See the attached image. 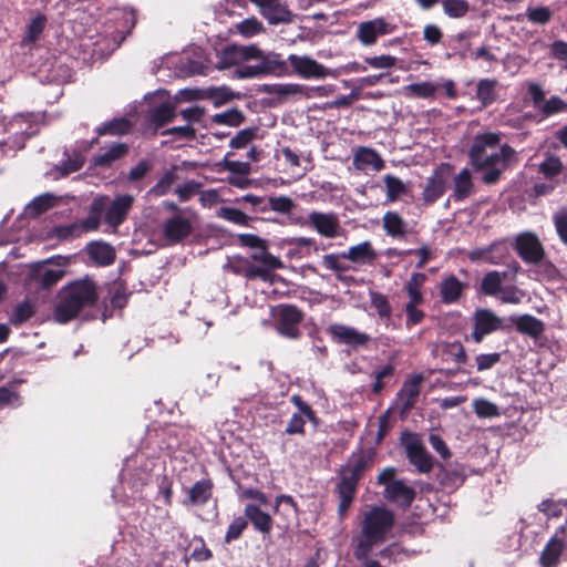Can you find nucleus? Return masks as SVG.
Here are the masks:
<instances>
[{"label":"nucleus","instance_id":"nucleus-1","mask_svg":"<svg viewBox=\"0 0 567 567\" xmlns=\"http://www.w3.org/2000/svg\"><path fill=\"white\" fill-rule=\"evenodd\" d=\"M215 65L219 70L237 66L239 78H255L281 71L285 62L277 54L262 55L256 47L227 45L216 53Z\"/></svg>","mask_w":567,"mask_h":567},{"label":"nucleus","instance_id":"nucleus-2","mask_svg":"<svg viewBox=\"0 0 567 567\" xmlns=\"http://www.w3.org/2000/svg\"><path fill=\"white\" fill-rule=\"evenodd\" d=\"M372 463V456L361 451L352 453L348 463L340 468V481L337 483L336 493L339 499L338 514L341 519L347 516L357 494L358 484Z\"/></svg>","mask_w":567,"mask_h":567},{"label":"nucleus","instance_id":"nucleus-3","mask_svg":"<svg viewBox=\"0 0 567 567\" xmlns=\"http://www.w3.org/2000/svg\"><path fill=\"white\" fill-rule=\"evenodd\" d=\"M97 299L96 287L90 279L75 281L65 287L58 303L54 317L65 323L78 316L85 307L92 306Z\"/></svg>","mask_w":567,"mask_h":567},{"label":"nucleus","instance_id":"nucleus-4","mask_svg":"<svg viewBox=\"0 0 567 567\" xmlns=\"http://www.w3.org/2000/svg\"><path fill=\"white\" fill-rule=\"evenodd\" d=\"M394 525L395 515L393 511L385 506L374 505L363 514L360 524L361 536H369V539H375L382 544L386 540Z\"/></svg>","mask_w":567,"mask_h":567},{"label":"nucleus","instance_id":"nucleus-5","mask_svg":"<svg viewBox=\"0 0 567 567\" xmlns=\"http://www.w3.org/2000/svg\"><path fill=\"white\" fill-rule=\"evenodd\" d=\"M197 223V214L189 208H184L162 223L163 239L171 245L182 243L194 231Z\"/></svg>","mask_w":567,"mask_h":567},{"label":"nucleus","instance_id":"nucleus-6","mask_svg":"<svg viewBox=\"0 0 567 567\" xmlns=\"http://www.w3.org/2000/svg\"><path fill=\"white\" fill-rule=\"evenodd\" d=\"M516 159V151L509 146L508 144H504L501 146L498 152H494L489 155H486L484 158L478 161L480 166H472L474 171H483L482 182L486 185L496 184L504 172L507 168L508 164L512 161Z\"/></svg>","mask_w":567,"mask_h":567},{"label":"nucleus","instance_id":"nucleus-7","mask_svg":"<svg viewBox=\"0 0 567 567\" xmlns=\"http://www.w3.org/2000/svg\"><path fill=\"white\" fill-rule=\"evenodd\" d=\"M401 445L405 450L409 462L419 473H430L433 468V457L426 451L419 434L404 431L401 435Z\"/></svg>","mask_w":567,"mask_h":567},{"label":"nucleus","instance_id":"nucleus-8","mask_svg":"<svg viewBox=\"0 0 567 567\" xmlns=\"http://www.w3.org/2000/svg\"><path fill=\"white\" fill-rule=\"evenodd\" d=\"M514 249L519 258L528 265L538 266L546 257L545 248L538 236L532 231H523L515 238Z\"/></svg>","mask_w":567,"mask_h":567},{"label":"nucleus","instance_id":"nucleus-9","mask_svg":"<svg viewBox=\"0 0 567 567\" xmlns=\"http://www.w3.org/2000/svg\"><path fill=\"white\" fill-rule=\"evenodd\" d=\"M251 259L257 264L245 267L244 276L247 279L259 278L262 281H271L274 278L272 271L282 267V261L265 249L255 251L251 255Z\"/></svg>","mask_w":567,"mask_h":567},{"label":"nucleus","instance_id":"nucleus-10","mask_svg":"<svg viewBox=\"0 0 567 567\" xmlns=\"http://www.w3.org/2000/svg\"><path fill=\"white\" fill-rule=\"evenodd\" d=\"M423 380L424 378L421 373L414 374L406 379L398 391L395 400L400 405L401 417L406 416L415 408L421 394Z\"/></svg>","mask_w":567,"mask_h":567},{"label":"nucleus","instance_id":"nucleus-11","mask_svg":"<svg viewBox=\"0 0 567 567\" xmlns=\"http://www.w3.org/2000/svg\"><path fill=\"white\" fill-rule=\"evenodd\" d=\"M277 322V331L287 338L295 339L299 336L301 312L293 306L282 305L274 310Z\"/></svg>","mask_w":567,"mask_h":567},{"label":"nucleus","instance_id":"nucleus-12","mask_svg":"<svg viewBox=\"0 0 567 567\" xmlns=\"http://www.w3.org/2000/svg\"><path fill=\"white\" fill-rule=\"evenodd\" d=\"M474 324L471 339L481 343L485 336L503 328V319L489 309H477L473 316Z\"/></svg>","mask_w":567,"mask_h":567},{"label":"nucleus","instance_id":"nucleus-13","mask_svg":"<svg viewBox=\"0 0 567 567\" xmlns=\"http://www.w3.org/2000/svg\"><path fill=\"white\" fill-rule=\"evenodd\" d=\"M327 331L337 343L346 344L353 349L367 348L371 341L370 334L346 324H331Z\"/></svg>","mask_w":567,"mask_h":567},{"label":"nucleus","instance_id":"nucleus-14","mask_svg":"<svg viewBox=\"0 0 567 567\" xmlns=\"http://www.w3.org/2000/svg\"><path fill=\"white\" fill-rule=\"evenodd\" d=\"M395 25H391L383 18L361 22L358 27L357 37L364 45H372L377 42L378 37L390 34L394 31Z\"/></svg>","mask_w":567,"mask_h":567},{"label":"nucleus","instance_id":"nucleus-15","mask_svg":"<svg viewBox=\"0 0 567 567\" xmlns=\"http://www.w3.org/2000/svg\"><path fill=\"white\" fill-rule=\"evenodd\" d=\"M259 8L260 13L270 24L288 23L292 13L281 0H249Z\"/></svg>","mask_w":567,"mask_h":567},{"label":"nucleus","instance_id":"nucleus-16","mask_svg":"<svg viewBox=\"0 0 567 567\" xmlns=\"http://www.w3.org/2000/svg\"><path fill=\"white\" fill-rule=\"evenodd\" d=\"M501 142V133L486 132L477 134L468 148L467 155L472 166H480L478 161L486 156L489 148H495Z\"/></svg>","mask_w":567,"mask_h":567},{"label":"nucleus","instance_id":"nucleus-17","mask_svg":"<svg viewBox=\"0 0 567 567\" xmlns=\"http://www.w3.org/2000/svg\"><path fill=\"white\" fill-rule=\"evenodd\" d=\"M115 28L109 32L107 35L112 37L113 48H117L125 37L132 31L136 23L135 13L132 10H115L113 13Z\"/></svg>","mask_w":567,"mask_h":567},{"label":"nucleus","instance_id":"nucleus-18","mask_svg":"<svg viewBox=\"0 0 567 567\" xmlns=\"http://www.w3.org/2000/svg\"><path fill=\"white\" fill-rule=\"evenodd\" d=\"M135 198L130 194H122L114 197L105 213V221L116 228L126 218Z\"/></svg>","mask_w":567,"mask_h":567},{"label":"nucleus","instance_id":"nucleus-19","mask_svg":"<svg viewBox=\"0 0 567 567\" xmlns=\"http://www.w3.org/2000/svg\"><path fill=\"white\" fill-rule=\"evenodd\" d=\"M416 493L414 488L404 484L403 481L392 482L384 488L383 497L396 504L403 509L409 508L415 499Z\"/></svg>","mask_w":567,"mask_h":567},{"label":"nucleus","instance_id":"nucleus-20","mask_svg":"<svg viewBox=\"0 0 567 567\" xmlns=\"http://www.w3.org/2000/svg\"><path fill=\"white\" fill-rule=\"evenodd\" d=\"M467 284L461 281L455 275L445 276L439 286L441 302L444 305L456 303L464 295Z\"/></svg>","mask_w":567,"mask_h":567},{"label":"nucleus","instance_id":"nucleus-21","mask_svg":"<svg viewBox=\"0 0 567 567\" xmlns=\"http://www.w3.org/2000/svg\"><path fill=\"white\" fill-rule=\"evenodd\" d=\"M446 190V178L441 168H437L427 178L422 193L425 205H432L439 200Z\"/></svg>","mask_w":567,"mask_h":567},{"label":"nucleus","instance_id":"nucleus-22","mask_svg":"<svg viewBox=\"0 0 567 567\" xmlns=\"http://www.w3.org/2000/svg\"><path fill=\"white\" fill-rule=\"evenodd\" d=\"M509 255L508 247L504 241H495L486 248H481L471 254V259H481L485 262L498 265Z\"/></svg>","mask_w":567,"mask_h":567},{"label":"nucleus","instance_id":"nucleus-23","mask_svg":"<svg viewBox=\"0 0 567 567\" xmlns=\"http://www.w3.org/2000/svg\"><path fill=\"white\" fill-rule=\"evenodd\" d=\"M353 165L360 171L371 168L374 172H380L384 167V161L375 150L360 147L354 154Z\"/></svg>","mask_w":567,"mask_h":567},{"label":"nucleus","instance_id":"nucleus-24","mask_svg":"<svg viewBox=\"0 0 567 567\" xmlns=\"http://www.w3.org/2000/svg\"><path fill=\"white\" fill-rule=\"evenodd\" d=\"M377 257V251L368 240L355 246H351L347 252H342V258L358 265H372Z\"/></svg>","mask_w":567,"mask_h":567},{"label":"nucleus","instance_id":"nucleus-25","mask_svg":"<svg viewBox=\"0 0 567 567\" xmlns=\"http://www.w3.org/2000/svg\"><path fill=\"white\" fill-rule=\"evenodd\" d=\"M511 320L519 333L534 339L539 338L545 330L544 322L532 315L526 313L518 317H512Z\"/></svg>","mask_w":567,"mask_h":567},{"label":"nucleus","instance_id":"nucleus-26","mask_svg":"<svg viewBox=\"0 0 567 567\" xmlns=\"http://www.w3.org/2000/svg\"><path fill=\"white\" fill-rule=\"evenodd\" d=\"M245 516L251 522L254 527L262 533L270 534L272 528V518L269 514L262 512L256 504H247L245 507Z\"/></svg>","mask_w":567,"mask_h":567},{"label":"nucleus","instance_id":"nucleus-27","mask_svg":"<svg viewBox=\"0 0 567 567\" xmlns=\"http://www.w3.org/2000/svg\"><path fill=\"white\" fill-rule=\"evenodd\" d=\"M565 548V544L558 537H551L543 549L539 563L543 567H557L560 556Z\"/></svg>","mask_w":567,"mask_h":567},{"label":"nucleus","instance_id":"nucleus-28","mask_svg":"<svg viewBox=\"0 0 567 567\" xmlns=\"http://www.w3.org/2000/svg\"><path fill=\"white\" fill-rule=\"evenodd\" d=\"M288 61L290 62L293 70L302 78H317L319 76V64L306 56V55H296L290 54L288 56Z\"/></svg>","mask_w":567,"mask_h":567},{"label":"nucleus","instance_id":"nucleus-29","mask_svg":"<svg viewBox=\"0 0 567 567\" xmlns=\"http://www.w3.org/2000/svg\"><path fill=\"white\" fill-rule=\"evenodd\" d=\"M90 257L101 266H109L115 260L114 248L102 241H94L87 246Z\"/></svg>","mask_w":567,"mask_h":567},{"label":"nucleus","instance_id":"nucleus-30","mask_svg":"<svg viewBox=\"0 0 567 567\" xmlns=\"http://www.w3.org/2000/svg\"><path fill=\"white\" fill-rule=\"evenodd\" d=\"M440 484L445 488H457L465 481V473L462 466L455 465L450 467H441L437 474Z\"/></svg>","mask_w":567,"mask_h":567},{"label":"nucleus","instance_id":"nucleus-31","mask_svg":"<svg viewBox=\"0 0 567 567\" xmlns=\"http://www.w3.org/2000/svg\"><path fill=\"white\" fill-rule=\"evenodd\" d=\"M507 272L492 270L485 274L481 281L480 291L485 296H497L503 290V280L506 279Z\"/></svg>","mask_w":567,"mask_h":567},{"label":"nucleus","instance_id":"nucleus-32","mask_svg":"<svg viewBox=\"0 0 567 567\" xmlns=\"http://www.w3.org/2000/svg\"><path fill=\"white\" fill-rule=\"evenodd\" d=\"M126 153H127L126 144H124V143L113 144L106 151L94 156L93 163L96 166L107 167L113 162L123 157Z\"/></svg>","mask_w":567,"mask_h":567},{"label":"nucleus","instance_id":"nucleus-33","mask_svg":"<svg viewBox=\"0 0 567 567\" xmlns=\"http://www.w3.org/2000/svg\"><path fill=\"white\" fill-rule=\"evenodd\" d=\"M497 84H498V82L495 79H482L477 83L476 97L481 102L482 106L486 107L496 101Z\"/></svg>","mask_w":567,"mask_h":567},{"label":"nucleus","instance_id":"nucleus-34","mask_svg":"<svg viewBox=\"0 0 567 567\" xmlns=\"http://www.w3.org/2000/svg\"><path fill=\"white\" fill-rule=\"evenodd\" d=\"M55 266L47 268L41 274V284L43 287H51L60 281L64 276V267L68 265L69 259L65 257H56L54 259Z\"/></svg>","mask_w":567,"mask_h":567},{"label":"nucleus","instance_id":"nucleus-35","mask_svg":"<svg viewBox=\"0 0 567 567\" xmlns=\"http://www.w3.org/2000/svg\"><path fill=\"white\" fill-rule=\"evenodd\" d=\"M383 228L391 237H403L406 234V223L395 212H386L384 214Z\"/></svg>","mask_w":567,"mask_h":567},{"label":"nucleus","instance_id":"nucleus-36","mask_svg":"<svg viewBox=\"0 0 567 567\" xmlns=\"http://www.w3.org/2000/svg\"><path fill=\"white\" fill-rule=\"evenodd\" d=\"M473 182L472 174L468 168H463L454 177V198L456 200H463L467 198L472 192Z\"/></svg>","mask_w":567,"mask_h":567},{"label":"nucleus","instance_id":"nucleus-37","mask_svg":"<svg viewBox=\"0 0 567 567\" xmlns=\"http://www.w3.org/2000/svg\"><path fill=\"white\" fill-rule=\"evenodd\" d=\"M212 483L208 480L196 482L188 489V503L192 505L205 504L210 497Z\"/></svg>","mask_w":567,"mask_h":567},{"label":"nucleus","instance_id":"nucleus-38","mask_svg":"<svg viewBox=\"0 0 567 567\" xmlns=\"http://www.w3.org/2000/svg\"><path fill=\"white\" fill-rule=\"evenodd\" d=\"M371 307L375 309L381 319L389 320L392 316V307L388 297L379 291L370 290L369 292Z\"/></svg>","mask_w":567,"mask_h":567},{"label":"nucleus","instance_id":"nucleus-39","mask_svg":"<svg viewBox=\"0 0 567 567\" xmlns=\"http://www.w3.org/2000/svg\"><path fill=\"white\" fill-rule=\"evenodd\" d=\"M442 354L445 357V360H452L457 364H465L468 360L466 351L460 341L443 343Z\"/></svg>","mask_w":567,"mask_h":567},{"label":"nucleus","instance_id":"nucleus-40","mask_svg":"<svg viewBox=\"0 0 567 567\" xmlns=\"http://www.w3.org/2000/svg\"><path fill=\"white\" fill-rule=\"evenodd\" d=\"M386 187V198L389 202H395L400 196L408 193L404 183L396 176L388 174L383 177Z\"/></svg>","mask_w":567,"mask_h":567},{"label":"nucleus","instance_id":"nucleus-41","mask_svg":"<svg viewBox=\"0 0 567 567\" xmlns=\"http://www.w3.org/2000/svg\"><path fill=\"white\" fill-rule=\"evenodd\" d=\"M442 7L444 13L453 19L463 18L470 11L467 0H442Z\"/></svg>","mask_w":567,"mask_h":567},{"label":"nucleus","instance_id":"nucleus-42","mask_svg":"<svg viewBox=\"0 0 567 567\" xmlns=\"http://www.w3.org/2000/svg\"><path fill=\"white\" fill-rule=\"evenodd\" d=\"M473 409L481 419H493L501 415L498 406L484 398L474 400Z\"/></svg>","mask_w":567,"mask_h":567},{"label":"nucleus","instance_id":"nucleus-43","mask_svg":"<svg viewBox=\"0 0 567 567\" xmlns=\"http://www.w3.org/2000/svg\"><path fill=\"white\" fill-rule=\"evenodd\" d=\"M45 23L47 19L42 14L33 18L27 28V33L22 40V44H31L39 40L44 30Z\"/></svg>","mask_w":567,"mask_h":567},{"label":"nucleus","instance_id":"nucleus-44","mask_svg":"<svg viewBox=\"0 0 567 567\" xmlns=\"http://www.w3.org/2000/svg\"><path fill=\"white\" fill-rule=\"evenodd\" d=\"M175 118V107L172 103H162L152 112V122L156 126H163Z\"/></svg>","mask_w":567,"mask_h":567},{"label":"nucleus","instance_id":"nucleus-45","mask_svg":"<svg viewBox=\"0 0 567 567\" xmlns=\"http://www.w3.org/2000/svg\"><path fill=\"white\" fill-rule=\"evenodd\" d=\"M563 171V163L557 156H546L545 159L539 164V173L547 179H554Z\"/></svg>","mask_w":567,"mask_h":567},{"label":"nucleus","instance_id":"nucleus-46","mask_svg":"<svg viewBox=\"0 0 567 567\" xmlns=\"http://www.w3.org/2000/svg\"><path fill=\"white\" fill-rule=\"evenodd\" d=\"M563 112H567V102L556 95L546 100L539 109V113L544 118Z\"/></svg>","mask_w":567,"mask_h":567},{"label":"nucleus","instance_id":"nucleus-47","mask_svg":"<svg viewBox=\"0 0 567 567\" xmlns=\"http://www.w3.org/2000/svg\"><path fill=\"white\" fill-rule=\"evenodd\" d=\"M275 512L282 514L287 520H290L296 517V503L289 495H279L276 497Z\"/></svg>","mask_w":567,"mask_h":567},{"label":"nucleus","instance_id":"nucleus-48","mask_svg":"<svg viewBox=\"0 0 567 567\" xmlns=\"http://www.w3.org/2000/svg\"><path fill=\"white\" fill-rule=\"evenodd\" d=\"M131 130V123L125 118H116L111 122L103 124L102 127L97 130L99 134H110V135H123L126 134Z\"/></svg>","mask_w":567,"mask_h":567},{"label":"nucleus","instance_id":"nucleus-49","mask_svg":"<svg viewBox=\"0 0 567 567\" xmlns=\"http://www.w3.org/2000/svg\"><path fill=\"white\" fill-rule=\"evenodd\" d=\"M381 544L380 542L375 539H369V536H361V539L357 544L353 550V556L359 561H368L369 555L373 548V546Z\"/></svg>","mask_w":567,"mask_h":567},{"label":"nucleus","instance_id":"nucleus-50","mask_svg":"<svg viewBox=\"0 0 567 567\" xmlns=\"http://www.w3.org/2000/svg\"><path fill=\"white\" fill-rule=\"evenodd\" d=\"M406 90L415 97L429 99L433 97L436 92V85L432 82L424 81L410 84Z\"/></svg>","mask_w":567,"mask_h":567},{"label":"nucleus","instance_id":"nucleus-51","mask_svg":"<svg viewBox=\"0 0 567 567\" xmlns=\"http://www.w3.org/2000/svg\"><path fill=\"white\" fill-rule=\"evenodd\" d=\"M279 157L291 169V173L299 176L302 174L305 167H301L300 157L290 148L284 147L280 151Z\"/></svg>","mask_w":567,"mask_h":567},{"label":"nucleus","instance_id":"nucleus-52","mask_svg":"<svg viewBox=\"0 0 567 567\" xmlns=\"http://www.w3.org/2000/svg\"><path fill=\"white\" fill-rule=\"evenodd\" d=\"M176 175L173 171L166 172L159 181L148 190L150 195L159 197L165 195L173 185Z\"/></svg>","mask_w":567,"mask_h":567},{"label":"nucleus","instance_id":"nucleus-53","mask_svg":"<svg viewBox=\"0 0 567 567\" xmlns=\"http://www.w3.org/2000/svg\"><path fill=\"white\" fill-rule=\"evenodd\" d=\"M395 368L392 363L385 364L381 370L374 373V382L372 384V393L379 394L384 388V379L392 378L394 375Z\"/></svg>","mask_w":567,"mask_h":567},{"label":"nucleus","instance_id":"nucleus-54","mask_svg":"<svg viewBox=\"0 0 567 567\" xmlns=\"http://www.w3.org/2000/svg\"><path fill=\"white\" fill-rule=\"evenodd\" d=\"M405 321L404 326L408 330L423 322L425 312L419 306H404Z\"/></svg>","mask_w":567,"mask_h":567},{"label":"nucleus","instance_id":"nucleus-55","mask_svg":"<svg viewBox=\"0 0 567 567\" xmlns=\"http://www.w3.org/2000/svg\"><path fill=\"white\" fill-rule=\"evenodd\" d=\"M53 196L50 194H43L35 197L28 206V210L30 214L39 215L50 207L53 206Z\"/></svg>","mask_w":567,"mask_h":567},{"label":"nucleus","instance_id":"nucleus-56","mask_svg":"<svg viewBox=\"0 0 567 567\" xmlns=\"http://www.w3.org/2000/svg\"><path fill=\"white\" fill-rule=\"evenodd\" d=\"M268 206L271 210L288 214L295 207L291 198L287 196H272L268 198Z\"/></svg>","mask_w":567,"mask_h":567},{"label":"nucleus","instance_id":"nucleus-57","mask_svg":"<svg viewBox=\"0 0 567 567\" xmlns=\"http://www.w3.org/2000/svg\"><path fill=\"white\" fill-rule=\"evenodd\" d=\"M244 120L241 112L238 110H228L223 113L214 115V122L217 124H226L230 126H238Z\"/></svg>","mask_w":567,"mask_h":567},{"label":"nucleus","instance_id":"nucleus-58","mask_svg":"<svg viewBox=\"0 0 567 567\" xmlns=\"http://www.w3.org/2000/svg\"><path fill=\"white\" fill-rule=\"evenodd\" d=\"M339 220L330 214H321V236L332 238L338 234Z\"/></svg>","mask_w":567,"mask_h":567},{"label":"nucleus","instance_id":"nucleus-59","mask_svg":"<svg viewBox=\"0 0 567 567\" xmlns=\"http://www.w3.org/2000/svg\"><path fill=\"white\" fill-rule=\"evenodd\" d=\"M527 18L533 23L546 24L551 19V11L547 7L528 8Z\"/></svg>","mask_w":567,"mask_h":567},{"label":"nucleus","instance_id":"nucleus-60","mask_svg":"<svg viewBox=\"0 0 567 567\" xmlns=\"http://www.w3.org/2000/svg\"><path fill=\"white\" fill-rule=\"evenodd\" d=\"M262 30V23L256 18H248L237 24V31L244 37H252Z\"/></svg>","mask_w":567,"mask_h":567},{"label":"nucleus","instance_id":"nucleus-61","mask_svg":"<svg viewBox=\"0 0 567 567\" xmlns=\"http://www.w3.org/2000/svg\"><path fill=\"white\" fill-rule=\"evenodd\" d=\"M217 216L220 218H224L226 220L233 221L238 225H245L248 220V217L246 214L240 212L239 209L231 208V207H221Z\"/></svg>","mask_w":567,"mask_h":567},{"label":"nucleus","instance_id":"nucleus-62","mask_svg":"<svg viewBox=\"0 0 567 567\" xmlns=\"http://www.w3.org/2000/svg\"><path fill=\"white\" fill-rule=\"evenodd\" d=\"M501 358L502 355L499 352L478 354L475 358L477 371L482 372L492 369L495 364H497L501 361Z\"/></svg>","mask_w":567,"mask_h":567},{"label":"nucleus","instance_id":"nucleus-63","mask_svg":"<svg viewBox=\"0 0 567 567\" xmlns=\"http://www.w3.org/2000/svg\"><path fill=\"white\" fill-rule=\"evenodd\" d=\"M33 315V308L29 302H22L17 306L14 309L12 316H11V323L13 324H20L28 319H30Z\"/></svg>","mask_w":567,"mask_h":567},{"label":"nucleus","instance_id":"nucleus-64","mask_svg":"<svg viewBox=\"0 0 567 567\" xmlns=\"http://www.w3.org/2000/svg\"><path fill=\"white\" fill-rule=\"evenodd\" d=\"M206 96L209 97L214 104L219 105L231 100L233 92L225 86L210 87L207 90Z\"/></svg>","mask_w":567,"mask_h":567}]
</instances>
